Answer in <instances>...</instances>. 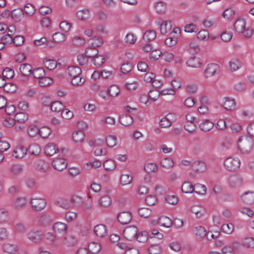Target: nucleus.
Returning <instances> with one entry per match:
<instances>
[{
  "instance_id": "obj_1",
  "label": "nucleus",
  "mask_w": 254,
  "mask_h": 254,
  "mask_svg": "<svg viewBox=\"0 0 254 254\" xmlns=\"http://www.w3.org/2000/svg\"><path fill=\"white\" fill-rule=\"evenodd\" d=\"M234 30L239 34H242L246 38L251 37L253 34V30L246 28V21L244 19H238L233 24Z\"/></svg>"
},
{
  "instance_id": "obj_2",
  "label": "nucleus",
  "mask_w": 254,
  "mask_h": 254,
  "mask_svg": "<svg viewBox=\"0 0 254 254\" xmlns=\"http://www.w3.org/2000/svg\"><path fill=\"white\" fill-rule=\"evenodd\" d=\"M27 132L31 137H34L37 134H39L42 137L45 138H47L50 134L49 128L43 127L39 129L37 126L34 125H31L28 127Z\"/></svg>"
},
{
  "instance_id": "obj_3",
  "label": "nucleus",
  "mask_w": 254,
  "mask_h": 254,
  "mask_svg": "<svg viewBox=\"0 0 254 254\" xmlns=\"http://www.w3.org/2000/svg\"><path fill=\"white\" fill-rule=\"evenodd\" d=\"M79 201H80V198L77 196H72L70 199V201L64 197H59L54 201V204L58 207L67 210L70 207V202L73 205H75L76 202H78Z\"/></svg>"
},
{
  "instance_id": "obj_4",
  "label": "nucleus",
  "mask_w": 254,
  "mask_h": 254,
  "mask_svg": "<svg viewBox=\"0 0 254 254\" xmlns=\"http://www.w3.org/2000/svg\"><path fill=\"white\" fill-rule=\"evenodd\" d=\"M238 148L243 153L250 152L253 147V140L249 137L242 136L239 139Z\"/></svg>"
},
{
  "instance_id": "obj_5",
  "label": "nucleus",
  "mask_w": 254,
  "mask_h": 254,
  "mask_svg": "<svg viewBox=\"0 0 254 254\" xmlns=\"http://www.w3.org/2000/svg\"><path fill=\"white\" fill-rule=\"evenodd\" d=\"M240 160L238 158L228 157L224 162L225 167L229 171H234L240 167Z\"/></svg>"
},
{
  "instance_id": "obj_6",
  "label": "nucleus",
  "mask_w": 254,
  "mask_h": 254,
  "mask_svg": "<svg viewBox=\"0 0 254 254\" xmlns=\"http://www.w3.org/2000/svg\"><path fill=\"white\" fill-rule=\"evenodd\" d=\"M138 232V229L135 226H128L124 230V236L126 240L131 241L135 239Z\"/></svg>"
},
{
  "instance_id": "obj_7",
  "label": "nucleus",
  "mask_w": 254,
  "mask_h": 254,
  "mask_svg": "<svg viewBox=\"0 0 254 254\" xmlns=\"http://www.w3.org/2000/svg\"><path fill=\"white\" fill-rule=\"evenodd\" d=\"M219 66L217 64L210 63L207 65L203 72V75L206 78L213 76L219 70Z\"/></svg>"
},
{
  "instance_id": "obj_8",
  "label": "nucleus",
  "mask_w": 254,
  "mask_h": 254,
  "mask_svg": "<svg viewBox=\"0 0 254 254\" xmlns=\"http://www.w3.org/2000/svg\"><path fill=\"white\" fill-rule=\"evenodd\" d=\"M32 208L36 211L43 210L46 206V200L42 198H32L30 202Z\"/></svg>"
},
{
  "instance_id": "obj_9",
  "label": "nucleus",
  "mask_w": 254,
  "mask_h": 254,
  "mask_svg": "<svg viewBox=\"0 0 254 254\" xmlns=\"http://www.w3.org/2000/svg\"><path fill=\"white\" fill-rule=\"evenodd\" d=\"M28 203V199L26 197L18 196L16 197L12 203V206L17 210L23 209Z\"/></svg>"
},
{
  "instance_id": "obj_10",
  "label": "nucleus",
  "mask_w": 254,
  "mask_h": 254,
  "mask_svg": "<svg viewBox=\"0 0 254 254\" xmlns=\"http://www.w3.org/2000/svg\"><path fill=\"white\" fill-rule=\"evenodd\" d=\"M52 166L55 170L62 171L66 168L67 162L63 158H57L53 161Z\"/></svg>"
},
{
  "instance_id": "obj_11",
  "label": "nucleus",
  "mask_w": 254,
  "mask_h": 254,
  "mask_svg": "<svg viewBox=\"0 0 254 254\" xmlns=\"http://www.w3.org/2000/svg\"><path fill=\"white\" fill-rule=\"evenodd\" d=\"M53 221V215L48 213L42 214L39 218V223L43 226H49Z\"/></svg>"
},
{
  "instance_id": "obj_12",
  "label": "nucleus",
  "mask_w": 254,
  "mask_h": 254,
  "mask_svg": "<svg viewBox=\"0 0 254 254\" xmlns=\"http://www.w3.org/2000/svg\"><path fill=\"white\" fill-rule=\"evenodd\" d=\"M27 237L32 242L38 243L42 240L43 234L41 231L32 230L27 233Z\"/></svg>"
},
{
  "instance_id": "obj_13",
  "label": "nucleus",
  "mask_w": 254,
  "mask_h": 254,
  "mask_svg": "<svg viewBox=\"0 0 254 254\" xmlns=\"http://www.w3.org/2000/svg\"><path fill=\"white\" fill-rule=\"evenodd\" d=\"M119 222L123 224H128L132 219L131 214L127 211H124L120 213L118 216Z\"/></svg>"
},
{
  "instance_id": "obj_14",
  "label": "nucleus",
  "mask_w": 254,
  "mask_h": 254,
  "mask_svg": "<svg viewBox=\"0 0 254 254\" xmlns=\"http://www.w3.org/2000/svg\"><path fill=\"white\" fill-rule=\"evenodd\" d=\"M75 15L78 20L81 21H86L90 19L91 13L88 9L84 8L77 11Z\"/></svg>"
},
{
  "instance_id": "obj_15",
  "label": "nucleus",
  "mask_w": 254,
  "mask_h": 254,
  "mask_svg": "<svg viewBox=\"0 0 254 254\" xmlns=\"http://www.w3.org/2000/svg\"><path fill=\"white\" fill-rule=\"evenodd\" d=\"M94 232L98 237L103 238L107 235L106 226L103 224L97 225L94 227Z\"/></svg>"
},
{
  "instance_id": "obj_16",
  "label": "nucleus",
  "mask_w": 254,
  "mask_h": 254,
  "mask_svg": "<svg viewBox=\"0 0 254 254\" xmlns=\"http://www.w3.org/2000/svg\"><path fill=\"white\" fill-rule=\"evenodd\" d=\"M27 149L21 145H18L13 151L12 155L17 159H21L25 156Z\"/></svg>"
},
{
  "instance_id": "obj_17",
  "label": "nucleus",
  "mask_w": 254,
  "mask_h": 254,
  "mask_svg": "<svg viewBox=\"0 0 254 254\" xmlns=\"http://www.w3.org/2000/svg\"><path fill=\"white\" fill-rule=\"evenodd\" d=\"M187 64L192 68H199L202 64V62L198 57L195 56L191 57L187 61Z\"/></svg>"
},
{
  "instance_id": "obj_18",
  "label": "nucleus",
  "mask_w": 254,
  "mask_h": 254,
  "mask_svg": "<svg viewBox=\"0 0 254 254\" xmlns=\"http://www.w3.org/2000/svg\"><path fill=\"white\" fill-rule=\"evenodd\" d=\"M19 70L22 75L27 77L32 74V67L27 63L22 64L19 66Z\"/></svg>"
},
{
  "instance_id": "obj_19",
  "label": "nucleus",
  "mask_w": 254,
  "mask_h": 254,
  "mask_svg": "<svg viewBox=\"0 0 254 254\" xmlns=\"http://www.w3.org/2000/svg\"><path fill=\"white\" fill-rule=\"evenodd\" d=\"M66 72L68 76L71 77H75L81 74V69L77 66H70L66 69Z\"/></svg>"
},
{
  "instance_id": "obj_20",
  "label": "nucleus",
  "mask_w": 254,
  "mask_h": 254,
  "mask_svg": "<svg viewBox=\"0 0 254 254\" xmlns=\"http://www.w3.org/2000/svg\"><path fill=\"white\" fill-rule=\"evenodd\" d=\"M23 166L19 164H16L13 165L10 168V173L11 175L14 177H16L19 176L23 172Z\"/></svg>"
},
{
  "instance_id": "obj_21",
  "label": "nucleus",
  "mask_w": 254,
  "mask_h": 254,
  "mask_svg": "<svg viewBox=\"0 0 254 254\" xmlns=\"http://www.w3.org/2000/svg\"><path fill=\"white\" fill-rule=\"evenodd\" d=\"M241 198L244 203L252 204L254 202V192H245L241 195Z\"/></svg>"
},
{
  "instance_id": "obj_22",
  "label": "nucleus",
  "mask_w": 254,
  "mask_h": 254,
  "mask_svg": "<svg viewBox=\"0 0 254 254\" xmlns=\"http://www.w3.org/2000/svg\"><path fill=\"white\" fill-rule=\"evenodd\" d=\"M119 121L122 125L128 127L132 124L133 119L127 114H122L120 116Z\"/></svg>"
},
{
  "instance_id": "obj_23",
  "label": "nucleus",
  "mask_w": 254,
  "mask_h": 254,
  "mask_svg": "<svg viewBox=\"0 0 254 254\" xmlns=\"http://www.w3.org/2000/svg\"><path fill=\"white\" fill-rule=\"evenodd\" d=\"M78 238L76 236L69 234L64 237V243L67 246L73 247L76 244Z\"/></svg>"
},
{
  "instance_id": "obj_24",
  "label": "nucleus",
  "mask_w": 254,
  "mask_h": 254,
  "mask_svg": "<svg viewBox=\"0 0 254 254\" xmlns=\"http://www.w3.org/2000/svg\"><path fill=\"white\" fill-rule=\"evenodd\" d=\"M223 103L224 108L227 110H233L236 107V102L235 99L230 97H225Z\"/></svg>"
},
{
  "instance_id": "obj_25",
  "label": "nucleus",
  "mask_w": 254,
  "mask_h": 254,
  "mask_svg": "<svg viewBox=\"0 0 254 254\" xmlns=\"http://www.w3.org/2000/svg\"><path fill=\"white\" fill-rule=\"evenodd\" d=\"M158 224L161 226L170 228L172 226L173 222L171 219L166 216H162L157 221Z\"/></svg>"
},
{
  "instance_id": "obj_26",
  "label": "nucleus",
  "mask_w": 254,
  "mask_h": 254,
  "mask_svg": "<svg viewBox=\"0 0 254 254\" xmlns=\"http://www.w3.org/2000/svg\"><path fill=\"white\" fill-rule=\"evenodd\" d=\"M89 46L96 48L101 46L103 44V40L101 37L94 36L88 40Z\"/></svg>"
},
{
  "instance_id": "obj_27",
  "label": "nucleus",
  "mask_w": 254,
  "mask_h": 254,
  "mask_svg": "<svg viewBox=\"0 0 254 254\" xmlns=\"http://www.w3.org/2000/svg\"><path fill=\"white\" fill-rule=\"evenodd\" d=\"M58 150L57 146L53 143H48L45 147V152L48 156H51Z\"/></svg>"
},
{
  "instance_id": "obj_28",
  "label": "nucleus",
  "mask_w": 254,
  "mask_h": 254,
  "mask_svg": "<svg viewBox=\"0 0 254 254\" xmlns=\"http://www.w3.org/2000/svg\"><path fill=\"white\" fill-rule=\"evenodd\" d=\"M213 127V123L207 119L203 120L199 125L200 129L203 131H209L212 129Z\"/></svg>"
},
{
  "instance_id": "obj_29",
  "label": "nucleus",
  "mask_w": 254,
  "mask_h": 254,
  "mask_svg": "<svg viewBox=\"0 0 254 254\" xmlns=\"http://www.w3.org/2000/svg\"><path fill=\"white\" fill-rule=\"evenodd\" d=\"M242 65V63L238 59H233L229 62V69L234 72L238 70Z\"/></svg>"
},
{
  "instance_id": "obj_30",
  "label": "nucleus",
  "mask_w": 254,
  "mask_h": 254,
  "mask_svg": "<svg viewBox=\"0 0 254 254\" xmlns=\"http://www.w3.org/2000/svg\"><path fill=\"white\" fill-rule=\"evenodd\" d=\"M154 8L158 14H162L165 13L167 5L165 2L160 1L154 4Z\"/></svg>"
},
{
  "instance_id": "obj_31",
  "label": "nucleus",
  "mask_w": 254,
  "mask_h": 254,
  "mask_svg": "<svg viewBox=\"0 0 254 254\" xmlns=\"http://www.w3.org/2000/svg\"><path fill=\"white\" fill-rule=\"evenodd\" d=\"M190 211L195 215L196 218H200L204 213L203 208L198 205H193L190 208Z\"/></svg>"
},
{
  "instance_id": "obj_32",
  "label": "nucleus",
  "mask_w": 254,
  "mask_h": 254,
  "mask_svg": "<svg viewBox=\"0 0 254 254\" xmlns=\"http://www.w3.org/2000/svg\"><path fill=\"white\" fill-rule=\"evenodd\" d=\"M192 167L195 169L196 171L203 172L206 168L205 163L202 161H196L192 163Z\"/></svg>"
},
{
  "instance_id": "obj_33",
  "label": "nucleus",
  "mask_w": 254,
  "mask_h": 254,
  "mask_svg": "<svg viewBox=\"0 0 254 254\" xmlns=\"http://www.w3.org/2000/svg\"><path fill=\"white\" fill-rule=\"evenodd\" d=\"M43 63L46 67L50 70L54 69L57 66V63L55 60L47 58L43 60Z\"/></svg>"
},
{
  "instance_id": "obj_34",
  "label": "nucleus",
  "mask_w": 254,
  "mask_h": 254,
  "mask_svg": "<svg viewBox=\"0 0 254 254\" xmlns=\"http://www.w3.org/2000/svg\"><path fill=\"white\" fill-rule=\"evenodd\" d=\"M193 232L195 236L198 238H201L206 235L207 232L205 228L201 226L195 227L193 229Z\"/></svg>"
},
{
  "instance_id": "obj_35",
  "label": "nucleus",
  "mask_w": 254,
  "mask_h": 254,
  "mask_svg": "<svg viewBox=\"0 0 254 254\" xmlns=\"http://www.w3.org/2000/svg\"><path fill=\"white\" fill-rule=\"evenodd\" d=\"M53 228L55 232L61 233L66 230L67 226L64 223L58 222L53 224Z\"/></svg>"
},
{
  "instance_id": "obj_36",
  "label": "nucleus",
  "mask_w": 254,
  "mask_h": 254,
  "mask_svg": "<svg viewBox=\"0 0 254 254\" xmlns=\"http://www.w3.org/2000/svg\"><path fill=\"white\" fill-rule=\"evenodd\" d=\"M41 151L40 145L36 143L31 144L27 150L29 153L31 155H38Z\"/></svg>"
},
{
  "instance_id": "obj_37",
  "label": "nucleus",
  "mask_w": 254,
  "mask_h": 254,
  "mask_svg": "<svg viewBox=\"0 0 254 254\" xmlns=\"http://www.w3.org/2000/svg\"><path fill=\"white\" fill-rule=\"evenodd\" d=\"M101 249V245L97 242H91L88 245V251L92 254H96L99 253Z\"/></svg>"
},
{
  "instance_id": "obj_38",
  "label": "nucleus",
  "mask_w": 254,
  "mask_h": 254,
  "mask_svg": "<svg viewBox=\"0 0 254 254\" xmlns=\"http://www.w3.org/2000/svg\"><path fill=\"white\" fill-rule=\"evenodd\" d=\"M84 133L81 130L74 131L72 134L73 140L76 143L83 141L84 139Z\"/></svg>"
},
{
  "instance_id": "obj_39",
  "label": "nucleus",
  "mask_w": 254,
  "mask_h": 254,
  "mask_svg": "<svg viewBox=\"0 0 254 254\" xmlns=\"http://www.w3.org/2000/svg\"><path fill=\"white\" fill-rule=\"evenodd\" d=\"M156 37V32L153 30H148L144 34L143 39L145 41L150 42L154 40Z\"/></svg>"
},
{
  "instance_id": "obj_40",
  "label": "nucleus",
  "mask_w": 254,
  "mask_h": 254,
  "mask_svg": "<svg viewBox=\"0 0 254 254\" xmlns=\"http://www.w3.org/2000/svg\"><path fill=\"white\" fill-rule=\"evenodd\" d=\"M111 202L110 197L108 195H104L101 198L99 205L101 207L106 208L111 205Z\"/></svg>"
},
{
  "instance_id": "obj_41",
  "label": "nucleus",
  "mask_w": 254,
  "mask_h": 254,
  "mask_svg": "<svg viewBox=\"0 0 254 254\" xmlns=\"http://www.w3.org/2000/svg\"><path fill=\"white\" fill-rule=\"evenodd\" d=\"M85 55L88 58H93L94 56L97 55L98 54V51L97 48H95L89 46L86 48L85 52Z\"/></svg>"
},
{
  "instance_id": "obj_42",
  "label": "nucleus",
  "mask_w": 254,
  "mask_h": 254,
  "mask_svg": "<svg viewBox=\"0 0 254 254\" xmlns=\"http://www.w3.org/2000/svg\"><path fill=\"white\" fill-rule=\"evenodd\" d=\"M32 74L34 78H39L40 79L45 75V72L43 68L37 67L32 69Z\"/></svg>"
},
{
  "instance_id": "obj_43",
  "label": "nucleus",
  "mask_w": 254,
  "mask_h": 254,
  "mask_svg": "<svg viewBox=\"0 0 254 254\" xmlns=\"http://www.w3.org/2000/svg\"><path fill=\"white\" fill-rule=\"evenodd\" d=\"M51 109L54 112H60L62 111L64 106L60 101H55L50 104Z\"/></svg>"
},
{
  "instance_id": "obj_44",
  "label": "nucleus",
  "mask_w": 254,
  "mask_h": 254,
  "mask_svg": "<svg viewBox=\"0 0 254 254\" xmlns=\"http://www.w3.org/2000/svg\"><path fill=\"white\" fill-rule=\"evenodd\" d=\"M28 119V115L24 112L18 113L14 116V120L20 123H25Z\"/></svg>"
},
{
  "instance_id": "obj_45",
  "label": "nucleus",
  "mask_w": 254,
  "mask_h": 254,
  "mask_svg": "<svg viewBox=\"0 0 254 254\" xmlns=\"http://www.w3.org/2000/svg\"><path fill=\"white\" fill-rule=\"evenodd\" d=\"M182 190L186 193H191L194 190L193 186L189 182H184L182 187Z\"/></svg>"
},
{
  "instance_id": "obj_46",
  "label": "nucleus",
  "mask_w": 254,
  "mask_h": 254,
  "mask_svg": "<svg viewBox=\"0 0 254 254\" xmlns=\"http://www.w3.org/2000/svg\"><path fill=\"white\" fill-rule=\"evenodd\" d=\"M162 167L165 169H169L174 166V162L172 159L170 158H165L162 160L160 162Z\"/></svg>"
},
{
  "instance_id": "obj_47",
  "label": "nucleus",
  "mask_w": 254,
  "mask_h": 254,
  "mask_svg": "<svg viewBox=\"0 0 254 254\" xmlns=\"http://www.w3.org/2000/svg\"><path fill=\"white\" fill-rule=\"evenodd\" d=\"M194 190L193 191L196 193L200 194H204L206 191V187L200 184H195L194 186Z\"/></svg>"
},
{
  "instance_id": "obj_48",
  "label": "nucleus",
  "mask_w": 254,
  "mask_h": 254,
  "mask_svg": "<svg viewBox=\"0 0 254 254\" xmlns=\"http://www.w3.org/2000/svg\"><path fill=\"white\" fill-rule=\"evenodd\" d=\"M132 181V177L129 174H123L121 176L120 182L122 186L130 184Z\"/></svg>"
},
{
  "instance_id": "obj_49",
  "label": "nucleus",
  "mask_w": 254,
  "mask_h": 254,
  "mask_svg": "<svg viewBox=\"0 0 254 254\" xmlns=\"http://www.w3.org/2000/svg\"><path fill=\"white\" fill-rule=\"evenodd\" d=\"M234 229V226L232 223L224 224L221 226L222 232L228 235L232 234Z\"/></svg>"
},
{
  "instance_id": "obj_50",
  "label": "nucleus",
  "mask_w": 254,
  "mask_h": 254,
  "mask_svg": "<svg viewBox=\"0 0 254 254\" xmlns=\"http://www.w3.org/2000/svg\"><path fill=\"white\" fill-rule=\"evenodd\" d=\"M171 29V22L164 21L160 25V32L162 34H165Z\"/></svg>"
},
{
  "instance_id": "obj_51",
  "label": "nucleus",
  "mask_w": 254,
  "mask_h": 254,
  "mask_svg": "<svg viewBox=\"0 0 254 254\" xmlns=\"http://www.w3.org/2000/svg\"><path fill=\"white\" fill-rule=\"evenodd\" d=\"M11 14L13 19L19 21L23 16V10L21 9H14L11 12Z\"/></svg>"
},
{
  "instance_id": "obj_52",
  "label": "nucleus",
  "mask_w": 254,
  "mask_h": 254,
  "mask_svg": "<svg viewBox=\"0 0 254 254\" xmlns=\"http://www.w3.org/2000/svg\"><path fill=\"white\" fill-rule=\"evenodd\" d=\"M2 77L5 79H10L12 78L14 75V70L9 67H6L2 71Z\"/></svg>"
},
{
  "instance_id": "obj_53",
  "label": "nucleus",
  "mask_w": 254,
  "mask_h": 254,
  "mask_svg": "<svg viewBox=\"0 0 254 254\" xmlns=\"http://www.w3.org/2000/svg\"><path fill=\"white\" fill-rule=\"evenodd\" d=\"M144 170L148 173H155L156 172L158 167L153 163H148L144 165Z\"/></svg>"
},
{
  "instance_id": "obj_54",
  "label": "nucleus",
  "mask_w": 254,
  "mask_h": 254,
  "mask_svg": "<svg viewBox=\"0 0 254 254\" xmlns=\"http://www.w3.org/2000/svg\"><path fill=\"white\" fill-rule=\"evenodd\" d=\"M92 62L95 65L99 66L104 63L105 59L103 56L98 55V54L93 58Z\"/></svg>"
},
{
  "instance_id": "obj_55",
  "label": "nucleus",
  "mask_w": 254,
  "mask_h": 254,
  "mask_svg": "<svg viewBox=\"0 0 254 254\" xmlns=\"http://www.w3.org/2000/svg\"><path fill=\"white\" fill-rule=\"evenodd\" d=\"M9 218L8 211L3 208H0V223L6 222Z\"/></svg>"
},
{
  "instance_id": "obj_56",
  "label": "nucleus",
  "mask_w": 254,
  "mask_h": 254,
  "mask_svg": "<svg viewBox=\"0 0 254 254\" xmlns=\"http://www.w3.org/2000/svg\"><path fill=\"white\" fill-rule=\"evenodd\" d=\"M103 166L108 171L113 170L116 168L115 163L112 160H106L103 163Z\"/></svg>"
},
{
  "instance_id": "obj_57",
  "label": "nucleus",
  "mask_w": 254,
  "mask_h": 254,
  "mask_svg": "<svg viewBox=\"0 0 254 254\" xmlns=\"http://www.w3.org/2000/svg\"><path fill=\"white\" fill-rule=\"evenodd\" d=\"M3 250L8 254H13L16 251V248L12 244H6L4 245Z\"/></svg>"
},
{
  "instance_id": "obj_58",
  "label": "nucleus",
  "mask_w": 254,
  "mask_h": 254,
  "mask_svg": "<svg viewBox=\"0 0 254 254\" xmlns=\"http://www.w3.org/2000/svg\"><path fill=\"white\" fill-rule=\"evenodd\" d=\"M88 58H89L84 53L78 55L77 57V60L79 65H85L88 64Z\"/></svg>"
},
{
  "instance_id": "obj_59",
  "label": "nucleus",
  "mask_w": 254,
  "mask_h": 254,
  "mask_svg": "<svg viewBox=\"0 0 254 254\" xmlns=\"http://www.w3.org/2000/svg\"><path fill=\"white\" fill-rule=\"evenodd\" d=\"M135 239L139 242L145 243L148 240L147 233L145 231L137 233Z\"/></svg>"
},
{
  "instance_id": "obj_60",
  "label": "nucleus",
  "mask_w": 254,
  "mask_h": 254,
  "mask_svg": "<svg viewBox=\"0 0 254 254\" xmlns=\"http://www.w3.org/2000/svg\"><path fill=\"white\" fill-rule=\"evenodd\" d=\"M53 82L52 78L47 76H43L38 81V84L41 86H47L51 84Z\"/></svg>"
},
{
  "instance_id": "obj_61",
  "label": "nucleus",
  "mask_w": 254,
  "mask_h": 254,
  "mask_svg": "<svg viewBox=\"0 0 254 254\" xmlns=\"http://www.w3.org/2000/svg\"><path fill=\"white\" fill-rule=\"evenodd\" d=\"M85 81V79L83 78L80 75H78L75 77H72L71 79V83L73 85L79 86L83 84Z\"/></svg>"
},
{
  "instance_id": "obj_62",
  "label": "nucleus",
  "mask_w": 254,
  "mask_h": 254,
  "mask_svg": "<svg viewBox=\"0 0 254 254\" xmlns=\"http://www.w3.org/2000/svg\"><path fill=\"white\" fill-rule=\"evenodd\" d=\"M120 89L116 85H111L108 89V92L112 97H116L120 93Z\"/></svg>"
},
{
  "instance_id": "obj_63",
  "label": "nucleus",
  "mask_w": 254,
  "mask_h": 254,
  "mask_svg": "<svg viewBox=\"0 0 254 254\" xmlns=\"http://www.w3.org/2000/svg\"><path fill=\"white\" fill-rule=\"evenodd\" d=\"M216 21V18L207 17L203 20L202 24L205 27L210 28L215 24Z\"/></svg>"
},
{
  "instance_id": "obj_64",
  "label": "nucleus",
  "mask_w": 254,
  "mask_h": 254,
  "mask_svg": "<svg viewBox=\"0 0 254 254\" xmlns=\"http://www.w3.org/2000/svg\"><path fill=\"white\" fill-rule=\"evenodd\" d=\"M23 10L26 14L31 16L35 13L36 9L33 5L31 4H27L25 5L24 10Z\"/></svg>"
}]
</instances>
